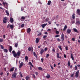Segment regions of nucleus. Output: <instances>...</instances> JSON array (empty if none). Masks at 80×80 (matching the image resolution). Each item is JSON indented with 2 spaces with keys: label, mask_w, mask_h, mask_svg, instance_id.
I'll return each mask as SVG.
<instances>
[{
  "label": "nucleus",
  "mask_w": 80,
  "mask_h": 80,
  "mask_svg": "<svg viewBox=\"0 0 80 80\" xmlns=\"http://www.w3.org/2000/svg\"><path fill=\"white\" fill-rule=\"evenodd\" d=\"M8 18L6 17H4V18H3V23H7V20H8Z\"/></svg>",
  "instance_id": "f257e3e1"
},
{
  "label": "nucleus",
  "mask_w": 80,
  "mask_h": 80,
  "mask_svg": "<svg viewBox=\"0 0 80 80\" xmlns=\"http://www.w3.org/2000/svg\"><path fill=\"white\" fill-rule=\"evenodd\" d=\"M20 54H21V52L20 51H18L17 53V55L18 56L17 58H19V56H20Z\"/></svg>",
  "instance_id": "f03ea898"
},
{
  "label": "nucleus",
  "mask_w": 80,
  "mask_h": 80,
  "mask_svg": "<svg viewBox=\"0 0 80 80\" xmlns=\"http://www.w3.org/2000/svg\"><path fill=\"white\" fill-rule=\"evenodd\" d=\"M61 39L62 42L64 40V34H63V33H62L61 35Z\"/></svg>",
  "instance_id": "7ed1b4c3"
},
{
  "label": "nucleus",
  "mask_w": 80,
  "mask_h": 80,
  "mask_svg": "<svg viewBox=\"0 0 80 80\" xmlns=\"http://www.w3.org/2000/svg\"><path fill=\"white\" fill-rule=\"evenodd\" d=\"M78 74H79V70H78L76 72V75L75 76L76 78L78 77Z\"/></svg>",
  "instance_id": "20e7f679"
},
{
  "label": "nucleus",
  "mask_w": 80,
  "mask_h": 80,
  "mask_svg": "<svg viewBox=\"0 0 80 80\" xmlns=\"http://www.w3.org/2000/svg\"><path fill=\"white\" fill-rule=\"evenodd\" d=\"M76 13L77 15L80 16V9H78L77 10Z\"/></svg>",
  "instance_id": "39448f33"
},
{
  "label": "nucleus",
  "mask_w": 80,
  "mask_h": 80,
  "mask_svg": "<svg viewBox=\"0 0 80 80\" xmlns=\"http://www.w3.org/2000/svg\"><path fill=\"white\" fill-rule=\"evenodd\" d=\"M13 74L12 75V78H16V77H17V72H14Z\"/></svg>",
  "instance_id": "423d86ee"
},
{
  "label": "nucleus",
  "mask_w": 80,
  "mask_h": 80,
  "mask_svg": "<svg viewBox=\"0 0 80 80\" xmlns=\"http://www.w3.org/2000/svg\"><path fill=\"white\" fill-rule=\"evenodd\" d=\"M25 20V17L24 16H22L21 18V20L22 22H23Z\"/></svg>",
  "instance_id": "0eeeda50"
},
{
  "label": "nucleus",
  "mask_w": 80,
  "mask_h": 80,
  "mask_svg": "<svg viewBox=\"0 0 80 80\" xmlns=\"http://www.w3.org/2000/svg\"><path fill=\"white\" fill-rule=\"evenodd\" d=\"M23 62H21L20 63V65H19V68H22V66H23Z\"/></svg>",
  "instance_id": "6e6552de"
},
{
  "label": "nucleus",
  "mask_w": 80,
  "mask_h": 80,
  "mask_svg": "<svg viewBox=\"0 0 80 80\" xmlns=\"http://www.w3.org/2000/svg\"><path fill=\"white\" fill-rule=\"evenodd\" d=\"M39 41H40V39L38 38H36V43H38L39 42Z\"/></svg>",
  "instance_id": "1a4fd4ad"
},
{
  "label": "nucleus",
  "mask_w": 80,
  "mask_h": 80,
  "mask_svg": "<svg viewBox=\"0 0 80 80\" xmlns=\"http://www.w3.org/2000/svg\"><path fill=\"white\" fill-rule=\"evenodd\" d=\"M32 48H31L30 47H29L28 48V50H29V51H31V52H33V47H31Z\"/></svg>",
  "instance_id": "9d476101"
},
{
  "label": "nucleus",
  "mask_w": 80,
  "mask_h": 80,
  "mask_svg": "<svg viewBox=\"0 0 80 80\" xmlns=\"http://www.w3.org/2000/svg\"><path fill=\"white\" fill-rule=\"evenodd\" d=\"M47 25V23L43 24L41 25V26H42V28H44L45 27V26H46Z\"/></svg>",
  "instance_id": "9b49d317"
},
{
  "label": "nucleus",
  "mask_w": 80,
  "mask_h": 80,
  "mask_svg": "<svg viewBox=\"0 0 80 80\" xmlns=\"http://www.w3.org/2000/svg\"><path fill=\"white\" fill-rule=\"evenodd\" d=\"M71 32V30L70 29H68L67 31V33H70Z\"/></svg>",
  "instance_id": "f8f14e48"
},
{
  "label": "nucleus",
  "mask_w": 80,
  "mask_h": 80,
  "mask_svg": "<svg viewBox=\"0 0 80 80\" xmlns=\"http://www.w3.org/2000/svg\"><path fill=\"white\" fill-rule=\"evenodd\" d=\"M31 31V29H30V28H28L27 30V32L28 33H30Z\"/></svg>",
  "instance_id": "ddd939ff"
},
{
  "label": "nucleus",
  "mask_w": 80,
  "mask_h": 80,
  "mask_svg": "<svg viewBox=\"0 0 80 80\" xmlns=\"http://www.w3.org/2000/svg\"><path fill=\"white\" fill-rule=\"evenodd\" d=\"M67 25H65L64 26V28L63 29V31H65V30H67Z\"/></svg>",
  "instance_id": "4468645a"
},
{
  "label": "nucleus",
  "mask_w": 80,
  "mask_h": 80,
  "mask_svg": "<svg viewBox=\"0 0 80 80\" xmlns=\"http://www.w3.org/2000/svg\"><path fill=\"white\" fill-rule=\"evenodd\" d=\"M12 50V46H10L9 47V52H11Z\"/></svg>",
  "instance_id": "2eb2a0df"
},
{
  "label": "nucleus",
  "mask_w": 80,
  "mask_h": 80,
  "mask_svg": "<svg viewBox=\"0 0 80 80\" xmlns=\"http://www.w3.org/2000/svg\"><path fill=\"white\" fill-rule=\"evenodd\" d=\"M13 56L14 57H15V58H17V53H14V54H13Z\"/></svg>",
  "instance_id": "dca6fc26"
},
{
  "label": "nucleus",
  "mask_w": 80,
  "mask_h": 80,
  "mask_svg": "<svg viewBox=\"0 0 80 80\" xmlns=\"http://www.w3.org/2000/svg\"><path fill=\"white\" fill-rule=\"evenodd\" d=\"M46 77L47 78H50V75L47 74V75L46 76Z\"/></svg>",
  "instance_id": "f3484780"
},
{
  "label": "nucleus",
  "mask_w": 80,
  "mask_h": 80,
  "mask_svg": "<svg viewBox=\"0 0 80 80\" xmlns=\"http://www.w3.org/2000/svg\"><path fill=\"white\" fill-rule=\"evenodd\" d=\"M73 30L74 31V32H76V33H78V31L77 29L75 28H73Z\"/></svg>",
  "instance_id": "a211bd4d"
},
{
  "label": "nucleus",
  "mask_w": 80,
  "mask_h": 80,
  "mask_svg": "<svg viewBox=\"0 0 80 80\" xmlns=\"http://www.w3.org/2000/svg\"><path fill=\"white\" fill-rule=\"evenodd\" d=\"M10 21L11 23H13V19L12 18H10Z\"/></svg>",
  "instance_id": "6ab92c4d"
},
{
  "label": "nucleus",
  "mask_w": 80,
  "mask_h": 80,
  "mask_svg": "<svg viewBox=\"0 0 80 80\" xmlns=\"http://www.w3.org/2000/svg\"><path fill=\"white\" fill-rule=\"evenodd\" d=\"M14 69H15L14 67H13L10 70V72H13V70H14Z\"/></svg>",
  "instance_id": "aec40b11"
},
{
  "label": "nucleus",
  "mask_w": 80,
  "mask_h": 80,
  "mask_svg": "<svg viewBox=\"0 0 80 80\" xmlns=\"http://www.w3.org/2000/svg\"><path fill=\"white\" fill-rule=\"evenodd\" d=\"M75 14L73 13L72 15V18L73 19H74L75 18Z\"/></svg>",
  "instance_id": "412c9836"
},
{
  "label": "nucleus",
  "mask_w": 80,
  "mask_h": 80,
  "mask_svg": "<svg viewBox=\"0 0 80 80\" xmlns=\"http://www.w3.org/2000/svg\"><path fill=\"white\" fill-rule=\"evenodd\" d=\"M4 52L5 53H7L8 52V50L6 49H4L3 50Z\"/></svg>",
  "instance_id": "4be33fe9"
},
{
  "label": "nucleus",
  "mask_w": 80,
  "mask_h": 80,
  "mask_svg": "<svg viewBox=\"0 0 80 80\" xmlns=\"http://www.w3.org/2000/svg\"><path fill=\"white\" fill-rule=\"evenodd\" d=\"M44 52V50H43V49H42L40 52V54H41V55H42V54H43V53Z\"/></svg>",
  "instance_id": "5701e85b"
},
{
  "label": "nucleus",
  "mask_w": 80,
  "mask_h": 80,
  "mask_svg": "<svg viewBox=\"0 0 80 80\" xmlns=\"http://www.w3.org/2000/svg\"><path fill=\"white\" fill-rule=\"evenodd\" d=\"M76 24L77 25H78V24H80V20H78L76 22Z\"/></svg>",
  "instance_id": "b1692460"
},
{
  "label": "nucleus",
  "mask_w": 80,
  "mask_h": 80,
  "mask_svg": "<svg viewBox=\"0 0 80 80\" xmlns=\"http://www.w3.org/2000/svg\"><path fill=\"white\" fill-rule=\"evenodd\" d=\"M29 79H30V77H29L28 76H27L26 77V80H29Z\"/></svg>",
  "instance_id": "393cba45"
},
{
  "label": "nucleus",
  "mask_w": 80,
  "mask_h": 80,
  "mask_svg": "<svg viewBox=\"0 0 80 80\" xmlns=\"http://www.w3.org/2000/svg\"><path fill=\"white\" fill-rule=\"evenodd\" d=\"M71 58L72 60H74V58L73 57V54H71Z\"/></svg>",
  "instance_id": "a878e982"
},
{
  "label": "nucleus",
  "mask_w": 80,
  "mask_h": 80,
  "mask_svg": "<svg viewBox=\"0 0 80 80\" xmlns=\"http://www.w3.org/2000/svg\"><path fill=\"white\" fill-rule=\"evenodd\" d=\"M29 65H31V67H33V65L32 63V62H29Z\"/></svg>",
  "instance_id": "bb28decb"
},
{
  "label": "nucleus",
  "mask_w": 80,
  "mask_h": 80,
  "mask_svg": "<svg viewBox=\"0 0 80 80\" xmlns=\"http://www.w3.org/2000/svg\"><path fill=\"white\" fill-rule=\"evenodd\" d=\"M50 4H51V1L49 0V1H48V5H50Z\"/></svg>",
  "instance_id": "cd10ccee"
},
{
  "label": "nucleus",
  "mask_w": 80,
  "mask_h": 80,
  "mask_svg": "<svg viewBox=\"0 0 80 80\" xmlns=\"http://www.w3.org/2000/svg\"><path fill=\"white\" fill-rule=\"evenodd\" d=\"M37 68L38 70H40L41 71H42V68L40 67H38Z\"/></svg>",
  "instance_id": "c85d7f7f"
},
{
  "label": "nucleus",
  "mask_w": 80,
  "mask_h": 80,
  "mask_svg": "<svg viewBox=\"0 0 80 80\" xmlns=\"http://www.w3.org/2000/svg\"><path fill=\"white\" fill-rule=\"evenodd\" d=\"M47 37V35H44V36L42 37V38L43 39H44V40L46 39V38Z\"/></svg>",
  "instance_id": "c756f323"
},
{
  "label": "nucleus",
  "mask_w": 80,
  "mask_h": 80,
  "mask_svg": "<svg viewBox=\"0 0 80 80\" xmlns=\"http://www.w3.org/2000/svg\"><path fill=\"white\" fill-rule=\"evenodd\" d=\"M10 28H11V29H13V25H10Z\"/></svg>",
  "instance_id": "7c9ffc66"
},
{
  "label": "nucleus",
  "mask_w": 80,
  "mask_h": 80,
  "mask_svg": "<svg viewBox=\"0 0 80 80\" xmlns=\"http://www.w3.org/2000/svg\"><path fill=\"white\" fill-rule=\"evenodd\" d=\"M24 10V7H21V11L23 12V10Z\"/></svg>",
  "instance_id": "2f4dec72"
},
{
  "label": "nucleus",
  "mask_w": 80,
  "mask_h": 80,
  "mask_svg": "<svg viewBox=\"0 0 80 80\" xmlns=\"http://www.w3.org/2000/svg\"><path fill=\"white\" fill-rule=\"evenodd\" d=\"M6 13L8 15H9V12H8V10H7L6 11Z\"/></svg>",
  "instance_id": "473e14b6"
},
{
  "label": "nucleus",
  "mask_w": 80,
  "mask_h": 80,
  "mask_svg": "<svg viewBox=\"0 0 80 80\" xmlns=\"http://www.w3.org/2000/svg\"><path fill=\"white\" fill-rule=\"evenodd\" d=\"M25 58L26 61H27V60H28V56H25Z\"/></svg>",
  "instance_id": "72a5a7b5"
},
{
  "label": "nucleus",
  "mask_w": 80,
  "mask_h": 80,
  "mask_svg": "<svg viewBox=\"0 0 80 80\" xmlns=\"http://www.w3.org/2000/svg\"><path fill=\"white\" fill-rule=\"evenodd\" d=\"M33 55L34 56H35V57H37V54H36V53H35V52H33Z\"/></svg>",
  "instance_id": "f704fd0d"
},
{
  "label": "nucleus",
  "mask_w": 80,
  "mask_h": 80,
  "mask_svg": "<svg viewBox=\"0 0 80 80\" xmlns=\"http://www.w3.org/2000/svg\"><path fill=\"white\" fill-rule=\"evenodd\" d=\"M68 67H70V61L68 62Z\"/></svg>",
  "instance_id": "c9c22d12"
},
{
  "label": "nucleus",
  "mask_w": 80,
  "mask_h": 80,
  "mask_svg": "<svg viewBox=\"0 0 80 80\" xmlns=\"http://www.w3.org/2000/svg\"><path fill=\"white\" fill-rule=\"evenodd\" d=\"M58 48L61 50V51H62V48H61V46H59Z\"/></svg>",
  "instance_id": "e433bc0d"
},
{
  "label": "nucleus",
  "mask_w": 80,
  "mask_h": 80,
  "mask_svg": "<svg viewBox=\"0 0 80 80\" xmlns=\"http://www.w3.org/2000/svg\"><path fill=\"white\" fill-rule=\"evenodd\" d=\"M15 47L17 48V47H18V43H16L15 45Z\"/></svg>",
  "instance_id": "4c0bfd02"
},
{
  "label": "nucleus",
  "mask_w": 80,
  "mask_h": 80,
  "mask_svg": "<svg viewBox=\"0 0 80 80\" xmlns=\"http://www.w3.org/2000/svg\"><path fill=\"white\" fill-rule=\"evenodd\" d=\"M48 20H49V19L48 18H47L45 19V20L46 22H48Z\"/></svg>",
  "instance_id": "58836bf2"
},
{
  "label": "nucleus",
  "mask_w": 80,
  "mask_h": 80,
  "mask_svg": "<svg viewBox=\"0 0 80 80\" xmlns=\"http://www.w3.org/2000/svg\"><path fill=\"white\" fill-rule=\"evenodd\" d=\"M57 58H59V53L58 52L57 53Z\"/></svg>",
  "instance_id": "ea45409f"
},
{
  "label": "nucleus",
  "mask_w": 80,
  "mask_h": 80,
  "mask_svg": "<svg viewBox=\"0 0 80 80\" xmlns=\"http://www.w3.org/2000/svg\"><path fill=\"white\" fill-rule=\"evenodd\" d=\"M40 35H42V32H40L38 34V36H40Z\"/></svg>",
  "instance_id": "a19ab883"
},
{
  "label": "nucleus",
  "mask_w": 80,
  "mask_h": 80,
  "mask_svg": "<svg viewBox=\"0 0 80 80\" xmlns=\"http://www.w3.org/2000/svg\"><path fill=\"white\" fill-rule=\"evenodd\" d=\"M49 56H50V55H49V54H47L46 55V58H48V57H49Z\"/></svg>",
  "instance_id": "79ce46f5"
},
{
  "label": "nucleus",
  "mask_w": 80,
  "mask_h": 80,
  "mask_svg": "<svg viewBox=\"0 0 80 80\" xmlns=\"http://www.w3.org/2000/svg\"><path fill=\"white\" fill-rule=\"evenodd\" d=\"M73 76H74V74H71L70 76L71 77H73Z\"/></svg>",
  "instance_id": "37998d69"
},
{
  "label": "nucleus",
  "mask_w": 80,
  "mask_h": 80,
  "mask_svg": "<svg viewBox=\"0 0 80 80\" xmlns=\"http://www.w3.org/2000/svg\"><path fill=\"white\" fill-rule=\"evenodd\" d=\"M3 72H1L0 73V75H1V76H2V75H3Z\"/></svg>",
  "instance_id": "c03bdc74"
},
{
  "label": "nucleus",
  "mask_w": 80,
  "mask_h": 80,
  "mask_svg": "<svg viewBox=\"0 0 80 80\" xmlns=\"http://www.w3.org/2000/svg\"><path fill=\"white\" fill-rule=\"evenodd\" d=\"M60 37V35H58L55 36V38H57V37Z\"/></svg>",
  "instance_id": "a18cd8bd"
},
{
  "label": "nucleus",
  "mask_w": 80,
  "mask_h": 80,
  "mask_svg": "<svg viewBox=\"0 0 80 80\" xmlns=\"http://www.w3.org/2000/svg\"><path fill=\"white\" fill-rule=\"evenodd\" d=\"M56 33L57 34H59V32L58 31H56Z\"/></svg>",
  "instance_id": "49530a36"
},
{
  "label": "nucleus",
  "mask_w": 80,
  "mask_h": 80,
  "mask_svg": "<svg viewBox=\"0 0 80 80\" xmlns=\"http://www.w3.org/2000/svg\"><path fill=\"white\" fill-rule=\"evenodd\" d=\"M0 46H1V48H2V49H4L3 48H4L3 47V46L1 45Z\"/></svg>",
  "instance_id": "de8ad7c7"
},
{
  "label": "nucleus",
  "mask_w": 80,
  "mask_h": 80,
  "mask_svg": "<svg viewBox=\"0 0 80 80\" xmlns=\"http://www.w3.org/2000/svg\"><path fill=\"white\" fill-rule=\"evenodd\" d=\"M21 27L22 28H23V27H24V24H22L21 25Z\"/></svg>",
  "instance_id": "09e8293b"
},
{
  "label": "nucleus",
  "mask_w": 80,
  "mask_h": 80,
  "mask_svg": "<svg viewBox=\"0 0 80 80\" xmlns=\"http://www.w3.org/2000/svg\"><path fill=\"white\" fill-rule=\"evenodd\" d=\"M72 41H75V38H72Z\"/></svg>",
  "instance_id": "8fccbe9b"
},
{
  "label": "nucleus",
  "mask_w": 80,
  "mask_h": 80,
  "mask_svg": "<svg viewBox=\"0 0 80 80\" xmlns=\"http://www.w3.org/2000/svg\"><path fill=\"white\" fill-rule=\"evenodd\" d=\"M52 51H53V52H55V48H53Z\"/></svg>",
  "instance_id": "3c124183"
},
{
  "label": "nucleus",
  "mask_w": 80,
  "mask_h": 80,
  "mask_svg": "<svg viewBox=\"0 0 80 80\" xmlns=\"http://www.w3.org/2000/svg\"><path fill=\"white\" fill-rule=\"evenodd\" d=\"M12 53H13V54H14V53H16V52H15V51H12Z\"/></svg>",
  "instance_id": "603ef678"
},
{
  "label": "nucleus",
  "mask_w": 80,
  "mask_h": 80,
  "mask_svg": "<svg viewBox=\"0 0 80 80\" xmlns=\"http://www.w3.org/2000/svg\"><path fill=\"white\" fill-rule=\"evenodd\" d=\"M3 42V39H0V42Z\"/></svg>",
  "instance_id": "864d4df0"
},
{
  "label": "nucleus",
  "mask_w": 80,
  "mask_h": 80,
  "mask_svg": "<svg viewBox=\"0 0 80 80\" xmlns=\"http://www.w3.org/2000/svg\"><path fill=\"white\" fill-rule=\"evenodd\" d=\"M10 24H8V25L7 26V28H9V27H10Z\"/></svg>",
  "instance_id": "5fc2aeb1"
},
{
  "label": "nucleus",
  "mask_w": 80,
  "mask_h": 80,
  "mask_svg": "<svg viewBox=\"0 0 80 80\" xmlns=\"http://www.w3.org/2000/svg\"><path fill=\"white\" fill-rule=\"evenodd\" d=\"M75 70H77V66H75Z\"/></svg>",
  "instance_id": "6e6d98bb"
},
{
  "label": "nucleus",
  "mask_w": 80,
  "mask_h": 80,
  "mask_svg": "<svg viewBox=\"0 0 80 80\" xmlns=\"http://www.w3.org/2000/svg\"><path fill=\"white\" fill-rule=\"evenodd\" d=\"M57 40L58 42H59V41H61L60 39L59 38H58Z\"/></svg>",
  "instance_id": "4d7b16f0"
},
{
  "label": "nucleus",
  "mask_w": 80,
  "mask_h": 80,
  "mask_svg": "<svg viewBox=\"0 0 80 80\" xmlns=\"http://www.w3.org/2000/svg\"><path fill=\"white\" fill-rule=\"evenodd\" d=\"M50 67L52 70H53V67H52V65H50Z\"/></svg>",
  "instance_id": "13d9d810"
},
{
  "label": "nucleus",
  "mask_w": 80,
  "mask_h": 80,
  "mask_svg": "<svg viewBox=\"0 0 80 80\" xmlns=\"http://www.w3.org/2000/svg\"><path fill=\"white\" fill-rule=\"evenodd\" d=\"M44 34L45 35H47V34H48V32H45Z\"/></svg>",
  "instance_id": "bf43d9fd"
},
{
  "label": "nucleus",
  "mask_w": 80,
  "mask_h": 80,
  "mask_svg": "<svg viewBox=\"0 0 80 80\" xmlns=\"http://www.w3.org/2000/svg\"><path fill=\"white\" fill-rule=\"evenodd\" d=\"M41 60L42 61V62H43V58H42L41 59Z\"/></svg>",
  "instance_id": "052dcab7"
},
{
  "label": "nucleus",
  "mask_w": 80,
  "mask_h": 80,
  "mask_svg": "<svg viewBox=\"0 0 80 80\" xmlns=\"http://www.w3.org/2000/svg\"><path fill=\"white\" fill-rule=\"evenodd\" d=\"M45 51H47V48H45L44 49Z\"/></svg>",
  "instance_id": "680f3d73"
},
{
  "label": "nucleus",
  "mask_w": 80,
  "mask_h": 80,
  "mask_svg": "<svg viewBox=\"0 0 80 80\" xmlns=\"http://www.w3.org/2000/svg\"><path fill=\"white\" fill-rule=\"evenodd\" d=\"M17 68H15V71L17 72Z\"/></svg>",
  "instance_id": "e2e57ef3"
},
{
  "label": "nucleus",
  "mask_w": 80,
  "mask_h": 80,
  "mask_svg": "<svg viewBox=\"0 0 80 80\" xmlns=\"http://www.w3.org/2000/svg\"><path fill=\"white\" fill-rule=\"evenodd\" d=\"M3 37L4 38H5V35H4L3 36Z\"/></svg>",
  "instance_id": "0e129e2a"
},
{
  "label": "nucleus",
  "mask_w": 80,
  "mask_h": 80,
  "mask_svg": "<svg viewBox=\"0 0 80 80\" xmlns=\"http://www.w3.org/2000/svg\"><path fill=\"white\" fill-rule=\"evenodd\" d=\"M48 23H49L50 24H50H51V22L50 21H48Z\"/></svg>",
  "instance_id": "69168bd1"
},
{
  "label": "nucleus",
  "mask_w": 80,
  "mask_h": 80,
  "mask_svg": "<svg viewBox=\"0 0 80 80\" xmlns=\"http://www.w3.org/2000/svg\"><path fill=\"white\" fill-rule=\"evenodd\" d=\"M64 58H66V55L65 54H64Z\"/></svg>",
  "instance_id": "338daca9"
},
{
  "label": "nucleus",
  "mask_w": 80,
  "mask_h": 80,
  "mask_svg": "<svg viewBox=\"0 0 80 80\" xmlns=\"http://www.w3.org/2000/svg\"><path fill=\"white\" fill-rule=\"evenodd\" d=\"M35 74H36V75H38V72H35Z\"/></svg>",
  "instance_id": "774afa93"
}]
</instances>
